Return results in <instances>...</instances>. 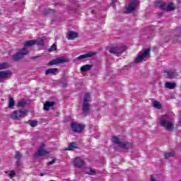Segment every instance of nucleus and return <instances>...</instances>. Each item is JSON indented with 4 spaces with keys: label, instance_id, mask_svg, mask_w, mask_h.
Here are the masks:
<instances>
[{
    "label": "nucleus",
    "instance_id": "obj_14",
    "mask_svg": "<svg viewBox=\"0 0 181 181\" xmlns=\"http://www.w3.org/2000/svg\"><path fill=\"white\" fill-rule=\"evenodd\" d=\"M15 159H16V164L17 166H21L22 165V158L23 156L21 152L16 151L14 156Z\"/></svg>",
    "mask_w": 181,
    "mask_h": 181
},
{
    "label": "nucleus",
    "instance_id": "obj_8",
    "mask_svg": "<svg viewBox=\"0 0 181 181\" xmlns=\"http://www.w3.org/2000/svg\"><path fill=\"white\" fill-rule=\"evenodd\" d=\"M5 69H8V63L4 62L0 64V70H5ZM11 74V71L7 70V71H0V80L9 77Z\"/></svg>",
    "mask_w": 181,
    "mask_h": 181
},
{
    "label": "nucleus",
    "instance_id": "obj_1",
    "mask_svg": "<svg viewBox=\"0 0 181 181\" xmlns=\"http://www.w3.org/2000/svg\"><path fill=\"white\" fill-rule=\"evenodd\" d=\"M91 96L90 95L89 93H85L83 98V103L82 105V114H83L84 117H87V115H90V101Z\"/></svg>",
    "mask_w": 181,
    "mask_h": 181
},
{
    "label": "nucleus",
    "instance_id": "obj_35",
    "mask_svg": "<svg viewBox=\"0 0 181 181\" xmlns=\"http://www.w3.org/2000/svg\"><path fill=\"white\" fill-rule=\"evenodd\" d=\"M53 163H56V158H54L51 161H49L48 163H47V165L50 166L53 165Z\"/></svg>",
    "mask_w": 181,
    "mask_h": 181
},
{
    "label": "nucleus",
    "instance_id": "obj_28",
    "mask_svg": "<svg viewBox=\"0 0 181 181\" xmlns=\"http://www.w3.org/2000/svg\"><path fill=\"white\" fill-rule=\"evenodd\" d=\"M35 45H37L38 46H43L45 45V41L43 40H34Z\"/></svg>",
    "mask_w": 181,
    "mask_h": 181
},
{
    "label": "nucleus",
    "instance_id": "obj_29",
    "mask_svg": "<svg viewBox=\"0 0 181 181\" xmlns=\"http://www.w3.org/2000/svg\"><path fill=\"white\" fill-rule=\"evenodd\" d=\"M26 104H28L26 103V100H25V99H23L18 102V107H21V108H23V107H26Z\"/></svg>",
    "mask_w": 181,
    "mask_h": 181
},
{
    "label": "nucleus",
    "instance_id": "obj_6",
    "mask_svg": "<svg viewBox=\"0 0 181 181\" xmlns=\"http://www.w3.org/2000/svg\"><path fill=\"white\" fill-rule=\"evenodd\" d=\"M149 53H151V48L139 52L137 57L134 59V63H141L144 59L149 57Z\"/></svg>",
    "mask_w": 181,
    "mask_h": 181
},
{
    "label": "nucleus",
    "instance_id": "obj_30",
    "mask_svg": "<svg viewBox=\"0 0 181 181\" xmlns=\"http://www.w3.org/2000/svg\"><path fill=\"white\" fill-rule=\"evenodd\" d=\"M175 156V153L168 152L165 153V159H168V158H173Z\"/></svg>",
    "mask_w": 181,
    "mask_h": 181
},
{
    "label": "nucleus",
    "instance_id": "obj_9",
    "mask_svg": "<svg viewBox=\"0 0 181 181\" xmlns=\"http://www.w3.org/2000/svg\"><path fill=\"white\" fill-rule=\"evenodd\" d=\"M64 63H69V59L64 56L56 58L48 63V66H54L56 64H64Z\"/></svg>",
    "mask_w": 181,
    "mask_h": 181
},
{
    "label": "nucleus",
    "instance_id": "obj_10",
    "mask_svg": "<svg viewBox=\"0 0 181 181\" xmlns=\"http://www.w3.org/2000/svg\"><path fill=\"white\" fill-rule=\"evenodd\" d=\"M45 155H49V151L45 150V144H42L39 149L34 154V158H37L39 156H45Z\"/></svg>",
    "mask_w": 181,
    "mask_h": 181
},
{
    "label": "nucleus",
    "instance_id": "obj_24",
    "mask_svg": "<svg viewBox=\"0 0 181 181\" xmlns=\"http://www.w3.org/2000/svg\"><path fill=\"white\" fill-rule=\"evenodd\" d=\"M176 87V83H171V82H167L165 83V88H170V90H173Z\"/></svg>",
    "mask_w": 181,
    "mask_h": 181
},
{
    "label": "nucleus",
    "instance_id": "obj_38",
    "mask_svg": "<svg viewBox=\"0 0 181 181\" xmlns=\"http://www.w3.org/2000/svg\"><path fill=\"white\" fill-rule=\"evenodd\" d=\"M115 4H117V0H112V3L110 4V6H115Z\"/></svg>",
    "mask_w": 181,
    "mask_h": 181
},
{
    "label": "nucleus",
    "instance_id": "obj_21",
    "mask_svg": "<svg viewBox=\"0 0 181 181\" xmlns=\"http://www.w3.org/2000/svg\"><path fill=\"white\" fill-rule=\"evenodd\" d=\"M92 67L93 65L91 64L83 65L81 67V71H88L91 70Z\"/></svg>",
    "mask_w": 181,
    "mask_h": 181
},
{
    "label": "nucleus",
    "instance_id": "obj_7",
    "mask_svg": "<svg viewBox=\"0 0 181 181\" xmlns=\"http://www.w3.org/2000/svg\"><path fill=\"white\" fill-rule=\"evenodd\" d=\"M127 50V46H113L111 47L109 49L110 53H112V54H116V56H119L121 53H123V52H125Z\"/></svg>",
    "mask_w": 181,
    "mask_h": 181
},
{
    "label": "nucleus",
    "instance_id": "obj_32",
    "mask_svg": "<svg viewBox=\"0 0 181 181\" xmlns=\"http://www.w3.org/2000/svg\"><path fill=\"white\" fill-rule=\"evenodd\" d=\"M54 12V10L53 9H45L43 11V15H50V13H53Z\"/></svg>",
    "mask_w": 181,
    "mask_h": 181
},
{
    "label": "nucleus",
    "instance_id": "obj_37",
    "mask_svg": "<svg viewBox=\"0 0 181 181\" xmlns=\"http://www.w3.org/2000/svg\"><path fill=\"white\" fill-rule=\"evenodd\" d=\"M16 173L13 170L11 171L10 174H9V177H11V179H12V177H13V176H16Z\"/></svg>",
    "mask_w": 181,
    "mask_h": 181
},
{
    "label": "nucleus",
    "instance_id": "obj_16",
    "mask_svg": "<svg viewBox=\"0 0 181 181\" xmlns=\"http://www.w3.org/2000/svg\"><path fill=\"white\" fill-rule=\"evenodd\" d=\"M95 53L94 52H89L85 54L80 55L76 58V60H83V59H87L88 57H93Z\"/></svg>",
    "mask_w": 181,
    "mask_h": 181
},
{
    "label": "nucleus",
    "instance_id": "obj_17",
    "mask_svg": "<svg viewBox=\"0 0 181 181\" xmlns=\"http://www.w3.org/2000/svg\"><path fill=\"white\" fill-rule=\"evenodd\" d=\"M52 107H54V102H53V101H47L44 104V110L45 111H49V110H50V108H52Z\"/></svg>",
    "mask_w": 181,
    "mask_h": 181
},
{
    "label": "nucleus",
    "instance_id": "obj_33",
    "mask_svg": "<svg viewBox=\"0 0 181 181\" xmlns=\"http://www.w3.org/2000/svg\"><path fill=\"white\" fill-rule=\"evenodd\" d=\"M54 50H57V45H56V44H53L48 49V52L50 53L52 52H54Z\"/></svg>",
    "mask_w": 181,
    "mask_h": 181
},
{
    "label": "nucleus",
    "instance_id": "obj_34",
    "mask_svg": "<svg viewBox=\"0 0 181 181\" xmlns=\"http://www.w3.org/2000/svg\"><path fill=\"white\" fill-rule=\"evenodd\" d=\"M88 175H90L91 176H94L95 175V171L93 169H90L89 171L86 172Z\"/></svg>",
    "mask_w": 181,
    "mask_h": 181
},
{
    "label": "nucleus",
    "instance_id": "obj_41",
    "mask_svg": "<svg viewBox=\"0 0 181 181\" xmlns=\"http://www.w3.org/2000/svg\"><path fill=\"white\" fill-rule=\"evenodd\" d=\"M40 176H45V175L43 173H41Z\"/></svg>",
    "mask_w": 181,
    "mask_h": 181
},
{
    "label": "nucleus",
    "instance_id": "obj_3",
    "mask_svg": "<svg viewBox=\"0 0 181 181\" xmlns=\"http://www.w3.org/2000/svg\"><path fill=\"white\" fill-rule=\"evenodd\" d=\"M112 142L113 144H115L116 145H118V146H119V148H122V149H131V148H132L134 144H132V142H124V141H119V139H118V137H117L116 136H113L112 138Z\"/></svg>",
    "mask_w": 181,
    "mask_h": 181
},
{
    "label": "nucleus",
    "instance_id": "obj_4",
    "mask_svg": "<svg viewBox=\"0 0 181 181\" xmlns=\"http://www.w3.org/2000/svg\"><path fill=\"white\" fill-rule=\"evenodd\" d=\"M28 54H29V50H28V48L23 47L13 54L12 59L13 62H19V60H22L25 56H28Z\"/></svg>",
    "mask_w": 181,
    "mask_h": 181
},
{
    "label": "nucleus",
    "instance_id": "obj_26",
    "mask_svg": "<svg viewBox=\"0 0 181 181\" xmlns=\"http://www.w3.org/2000/svg\"><path fill=\"white\" fill-rule=\"evenodd\" d=\"M15 105V100L12 98H8V108H13Z\"/></svg>",
    "mask_w": 181,
    "mask_h": 181
},
{
    "label": "nucleus",
    "instance_id": "obj_25",
    "mask_svg": "<svg viewBox=\"0 0 181 181\" xmlns=\"http://www.w3.org/2000/svg\"><path fill=\"white\" fill-rule=\"evenodd\" d=\"M27 124H29L30 127H32L33 128H35V127H37V124H39V122L35 121V120H28L27 122Z\"/></svg>",
    "mask_w": 181,
    "mask_h": 181
},
{
    "label": "nucleus",
    "instance_id": "obj_11",
    "mask_svg": "<svg viewBox=\"0 0 181 181\" xmlns=\"http://www.w3.org/2000/svg\"><path fill=\"white\" fill-rule=\"evenodd\" d=\"M71 129H72L74 132L79 133L84 129V125L80 124L76 122H71Z\"/></svg>",
    "mask_w": 181,
    "mask_h": 181
},
{
    "label": "nucleus",
    "instance_id": "obj_42",
    "mask_svg": "<svg viewBox=\"0 0 181 181\" xmlns=\"http://www.w3.org/2000/svg\"><path fill=\"white\" fill-rule=\"evenodd\" d=\"M99 136H96L95 138H98Z\"/></svg>",
    "mask_w": 181,
    "mask_h": 181
},
{
    "label": "nucleus",
    "instance_id": "obj_39",
    "mask_svg": "<svg viewBox=\"0 0 181 181\" xmlns=\"http://www.w3.org/2000/svg\"><path fill=\"white\" fill-rule=\"evenodd\" d=\"M31 59H32L33 60H35V59H39V56L32 57Z\"/></svg>",
    "mask_w": 181,
    "mask_h": 181
},
{
    "label": "nucleus",
    "instance_id": "obj_27",
    "mask_svg": "<svg viewBox=\"0 0 181 181\" xmlns=\"http://www.w3.org/2000/svg\"><path fill=\"white\" fill-rule=\"evenodd\" d=\"M153 105L154 108H157L158 110H160L162 108V105L156 100L153 103Z\"/></svg>",
    "mask_w": 181,
    "mask_h": 181
},
{
    "label": "nucleus",
    "instance_id": "obj_15",
    "mask_svg": "<svg viewBox=\"0 0 181 181\" xmlns=\"http://www.w3.org/2000/svg\"><path fill=\"white\" fill-rule=\"evenodd\" d=\"M164 73L167 78H175V77H177L179 76L176 71H165Z\"/></svg>",
    "mask_w": 181,
    "mask_h": 181
},
{
    "label": "nucleus",
    "instance_id": "obj_43",
    "mask_svg": "<svg viewBox=\"0 0 181 181\" xmlns=\"http://www.w3.org/2000/svg\"><path fill=\"white\" fill-rule=\"evenodd\" d=\"M180 181H181V180Z\"/></svg>",
    "mask_w": 181,
    "mask_h": 181
},
{
    "label": "nucleus",
    "instance_id": "obj_2",
    "mask_svg": "<svg viewBox=\"0 0 181 181\" xmlns=\"http://www.w3.org/2000/svg\"><path fill=\"white\" fill-rule=\"evenodd\" d=\"M160 125L168 131H173V123L170 122L169 116L164 115L160 119Z\"/></svg>",
    "mask_w": 181,
    "mask_h": 181
},
{
    "label": "nucleus",
    "instance_id": "obj_20",
    "mask_svg": "<svg viewBox=\"0 0 181 181\" xmlns=\"http://www.w3.org/2000/svg\"><path fill=\"white\" fill-rule=\"evenodd\" d=\"M74 149H78V146H77V144H76L75 142H71L66 148V151H74Z\"/></svg>",
    "mask_w": 181,
    "mask_h": 181
},
{
    "label": "nucleus",
    "instance_id": "obj_18",
    "mask_svg": "<svg viewBox=\"0 0 181 181\" xmlns=\"http://www.w3.org/2000/svg\"><path fill=\"white\" fill-rule=\"evenodd\" d=\"M76 37H78V33L74 31H69L68 33V39L69 40H74Z\"/></svg>",
    "mask_w": 181,
    "mask_h": 181
},
{
    "label": "nucleus",
    "instance_id": "obj_12",
    "mask_svg": "<svg viewBox=\"0 0 181 181\" xmlns=\"http://www.w3.org/2000/svg\"><path fill=\"white\" fill-rule=\"evenodd\" d=\"M26 115V111L25 110H16L11 114L12 119H19V118H22V116Z\"/></svg>",
    "mask_w": 181,
    "mask_h": 181
},
{
    "label": "nucleus",
    "instance_id": "obj_22",
    "mask_svg": "<svg viewBox=\"0 0 181 181\" xmlns=\"http://www.w3.org/2000/svg\"><path fill=\"white\" fill-rule=\"evenodd\" d=\"M57 68H51L45 70V75L47 76L49 74H54V73L57 72Z\"/></svg>",
    "mask_w": 181,
    "mask_h": 181
},
{
    "label": "nucleus",
    "instance_id": "obj_5",
    "mask_svg": "<svg viewBox=\"0 0 181 181\" xmlns=\"http://www.w3.org/2000/svg\"><path fill=\"white\" fill-rule=\"evenodd\" d=\"M138 5H139V0H130L126 6V13H132L138 9Z\"/></svg>",
    "mask_w": 181,
    "mask_h": 181
},
{
    "label": "nucleus",
    "instance_id": "obj_19",
    "mask_svg": "<svg viewBox=\"0 0 181 181\" xmlns=\"http://www.w3.org/2000/svg\"><path fill=\"white\" fill-rule=\"evenodd\" d=\"M156 6H158V8H160L162 11H166L168 4L163 1H157L156 3Z\"/></svg>",
    "mask_w": 181,
    "mask_h": 181
},
{
    "label": "nucleus",
    "instance_id": "obj_13",
    "mask_svg": "<svg viewBox=\"0 0 181 181\" xmlns=\"http://www.w3.org/2000/svg\"><path fill=\"white\" fill-rule=\"evenodd\" d=\"M74 165L75 168H81L84 167V165H86V163L84 162V160L82 159L80 157H76L74 159Z\"/></svg>",
    "mask_w": 181,
    "mask_h": 181
},
{
    "label": "nucleus",
    "instance_id": "obj_31",
    "mask_svg": "<svg viewBox=\"0 0 181 181\" xmlns=\"http://www.w3.org/2000/svg\"><path fill=\"white\" fill-rule=\"evenodd\" d=\"M175 10V6L173 5V3H170V4H168V6H167L166 8V11H168V12H170L171 11Z\"/></svg>",
    "mask_w": 181,
    "mask_h": 181
},
{
    "label": "nucleus",
    "instance_id": "obj_36",
    "mask_svg": "<svg viewBox=\"0 0 181 181\" xmlns=\"http://www.w3.org/2000/svg\"><path fill=\"white\" fill-rule=\"evenodd\" d=\"M174 40H175V42H180L181 41V34L180 35H175V37H174Z\"/></svg>",
    "mask_w": 181,
    "mask_h": 181
},
{
    "label": "nucleus",
    "instance_id": "obj_23",
    "mask_svg": "<svg viewBox=\"0 0 181 181\" xmlns=\"http://www.w3.org/2000/svg\"><path fill=\"white\" fill-rule=\"evenodd\" d=\"M23 45L25 47H32L35 45V40L25 41Z\"/></svg>",
    "mask_w": 181,
    "mask_h": 181
},
{
    "label": "nucleus",
    "instance_id": "obj_40",
    "mask_svg": "<svg viewBox=\"0 0 181 181\" xmlns=\"http://www.w3.org/2000/svg\"><path fill=\"white\" fill-rule=\"evenodd\" d=\"M91 13H95V10H92L91 11Z\"/></svg>",
    "mask_w": 181,
    "mask_h": 181
}]
</instances>
